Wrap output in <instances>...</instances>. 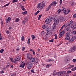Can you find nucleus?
<instances>
[{
    "instance_id": "obj_1",
    "label": "nucleus",
    "mask_w": 76,
    "mask_h": 76,
    "mask_svg": "<svg viewBox=\"0 0 76 76\" xmlns=\"http://www.w3.org/2000/svg\"><path fill=\"white\" fill-rule=\"evenodd\" d=\"M53 20V18L50 17L47 19L45 20V22L46 23H50L51 22V21Z\"/></svg>"
},
{
    "instance_id": "obj_2",
    "label": "nucleus",
    "mask_w": 76,
    "mask_h": 76,
    "mask_svg": "<svg viewBox=\"0 0 76 76\" xmlns=\"http://www.w3.org/2000/svg\"><path fill=\"white\" fill-rule=\"evenodd\" d=\"M76 49V47L75 46H73L72 48H70L69 49V52L70 53H73L75 51V49Z\"/></svg>"
},
{
    "instance_id": "obj_3",
    "label": "nucleus",
    "mask_w": 76,
    "mask_h": 76,
    "mask_svg": "<svg viewBox=\"0 0 76 76\" xmlns=\"http://www.w3.org/2000/svg\"><path fill=\"white\" fill-rule=\"evenodd\" d=\"M27 66V67L28 69H32V63H31V62H28Z\"/></svg>"
},
{
    "instance_id": "obj_4",
    "label": "nucleus",
    "mask_w": 76,
    "mask_h": 76,
    "mask_svg": "<svg viewBox=\"0 0 76 76\" xmlns=\"http://www.w3.org/2000/svg\"><path fill=\"white\" fill-rule=\"evenodd\" d=\"M51 35H52V33L51 32H48L46 33V37L48 38L50 37Z\"/></svg>"
},
{
    "instance_id": "obj_5",
    "label": "nucleus",
    "mask_w": 76,
    "mask_h": 76,
    "mask_svg": "<svg viewBox=\"0 0 76 76\" xmlns=\"http://www.w3.org/2000/svg\"><path fill=\"white\" fill-rule=\"evenodd\" d=\"M21 64L20 65V67H22L23 68L25 67V62L23 61H21Z\"/></svg>"
},
{
    "instance_id": "obj_6",
    "label": "nucleus",
    "mask_w": 76,
    "mask_h": 76,
    "mask_svg": "<svg viewBox=\"0 0 76 76\" xmlns=\"http://www.w3.org/2000/svg\"><path fill=\"white\" fill-rule=\"evenodd\" d=\"M54 24L56 25H58V23L59 22V20L58 19H54Z\"/></svg>"
},
{
    "instance_id": "obj_7",
    "label": "nucleus",
    "mask_w": 76,
    "mask_h": 76,
    "mask_svg": "<svg viewBox=\"0 0 76 76\" xmlns=\"http://www.w3.org/2000/svg\"><path fill=\"white\" fill-rule=\"evenodd\" d=\"M66 73V71H62L59 72V76H62Z\"/></svg>"
},
{
    "instance_id": "obj_8",
    "label": "nucleus",
    "mask_w": 76,
    "mask_h": 76,
    "mask_svg": "<svg viewBox=\"0 0 76 76\" xmlns=\"http://www.w3.org/2000/svg\"><path fill=\"white\" fill-rule=\"evenodd\" d=\"M76 38V37L75 36L74 37H73L72 38H71L69 40V42H73L75 39Z\"/></svg>"
},
{
    "instance_id": "obj_9",
    "label": "nucleus",
    "mask_w": 76,
    "mask_h": 76,
    "mask_svg": "<svg viewBox=\"0 0 76 76\" xmlns=\"http://www.w3.org/2000/svg\"><path fill=\"white\" fill-rule=\"evenodd\" d=\"M56 4H57V2H56V1H53L51 3V4H50V7L51 6H56Z\"/></svg>"
},
{
    "instance_id": "obj_10",
    "label": "nucleus",
    "mask_w": 76,
    "mask_h": 76,
    "mask_svg": "<svg viewBox=\"0 0 76 76\" xmlns=\"http://www.w3.org/2000/svg\"><path fill=\"white\" fill-rule=\"evenodd\" d=\"M14 60L16 61H19L20 60V57H18L14 58Z\"/></svg>"
},
{
    "instance_id": "obj_11",
    "label": "nucleus",
    "mask_w": 76,
    "mask_h": 76,
    "mask_svg": "<svg viewBox=\"0 0 76 76\" xmlns=\"http://www.w3.org/2000/svg\"><path fill=\"white\" fill-rule=\"evenodd\" d=\"M10 17H8V19H7L6 20V23H8V22L9 23H10V20H12V19L10 18Z\"/></svg>"
},
{
    "instance_id": "obj_12",
    "label": "nucleus",
    "mask_w": 76,
    "mask_h": 76,
    "mask_svg": "<svg viewBox=\"0 0 76 76\" xmlns=\"http://www.w3.org/2000/svg\"><path fill=\"white\" fill-rule=\"evenodd\" d=\"M69 13H70V10L66 9V11H65L64 14H65V15H67V14H69Z\"/></svg>"
},
{
    "instance_id": "obj_13",
    "label": "nucleus",
    "mask_w": 76,
    "mask_h": 76,
    "mask_svg": "<svg viewBox=\"0 0 76 76\" xmlns=\"http://www.w3.org/2000/svg\"><path fill=\"white\" fill-rule=\"evenodd\" d=\"M32 57V55L29 54L27 55V58L28 59H31V58Z\"/></svg>"
},
{
    "instance_id": "obj_14",
    "label": "nucleus",
    "mask_w": 76,
    "mask_h": 76,
    "mask_svg": "<svg viewBox=\"0 0 76 76\" xmlns=\"http://www.w3.org/2000/svg\"><path fill=\"white\" fill-rule=\"evenodd\" d=\"M73 20H71L70 23H69L68 24L69 26H71L72 25V24H73Z\"/></svg>"
},
{
    "instance_id": "obj_15",
    "label": "nucleus",
    "mask_w": 76,
    "mask_h": 76,
    "mask_svg": "<svg viewBox=\"0 0 76 76\" xmlns=\"http://www.w3.org/2000/svg\"><path fill=\"white\" fill-rule=\"evenodd\" d=\"M59 20L60 22H64L65 20V18H64L62 17L60 18Z\"/></svg>"
},
{
    "instance_id": "obj_16",
    "label": "nucleus",
    "mask_w": 76,
    "mask_h": 76,
    "mask_svg": "<svg viewBox=\"0 0 76 76\" xmlns=\"http://www.w3.org/2000/svg\"><path fill=\"white\" fill-rule=\"evenodd\" d=\"M37 8L38 9H39V8L41 9V3H39V4H38L37 6Z\"/></svg>"
},
{
    "instance_id": "obj_17",
    "label": "nucleus",
    "mask_w": 76,
    "mask_h": 76,
    "mask_svg": "<svg viewBox=\"0 0 76 76\" xmlns=\"http://www.w3.org/2000/svg\"><path fill=\"white\" fill-rule=\"evenodd\" d=\"M30 60L31 61H32V62H34L35 60V58H31Z\"/></svg>"
},
{
    "instance_id": "obj_18",
    "label": "nucleus",
    "mask_w": 76,
    "mask_h": 76,
    "mask_svg": "<svg viewBox=\"0 0 76 76\" xmlns=\"http://www.w3.org/2000/svg\"><path fill=\"white\" fill-rule=\"evenodd\" d=\"M62 9L63 12L64 13L65 12H66V8H65V7H62Z\"/></svg>"
},
{
    "instance_id": "obj_19",
    "label": "nucleus",
    "mask_w": 76,
    "mask_h": 76,
    "mask_svg": "<svg viewBox=\"0 0 76 76\" xmlns=\"http://www.w3.org/2000/svg\"><path fill=\"white\" fill-rule=\"evenodd\" d=\"M41 9H44L45 4L44 3H42V4H41Z\"/></svg>"
},
{
    "instance_id": "obj_20",
    "label": "nucleus",
    "mask_w": 76,
    "mask_h": 76,
    "mask_svg": "<svg viewBox=\"0 0 76 76\" xmlns=\"http://www.w3.org/2000/svg\"><path fill=\"white\" fill-rule=\"evenodd\" d=\"M39 62V60L38 59H37L35 61V64H38V63Z\"/></svg>"
},
{
    "instance_id": "obj_21",
    "label": "nucleus",
    "mask_w": 76,
    "mask_h": 76,
    "mask_svg": "<svg viewBox=\"0 0 76 76\" xmlns=\"http://www.w3.org/2000/svg\"><path fill=\"white\" fill-rule=\"evenodd\" d=\"M62 10L61 9H59L58 10L57 12L58 13V14H60V13L61 12Z\"/></svg>"
},
{
    "instance_id": "obj_22",
    "label": "nucleus",
    "mask_w": 76,
    "mask_h": 76,
    "mask_svg": "<svg viewBox=\"0 0 76 76\" xmlns=\"http://www.w3.org/2000/svg\"><path fill=\"white\" fill-rule=\"evenodd\" d=\"M46 31H47V32H49L50 31V28H46Z\"/></svg>"
},
{
    "instance_id": "obj_23",
    "label": "nucleus",
    "mask_w": 76,
    "mask_h": 76,
    "mask_svg": "<svg viewBox=\"0 0 76 76\" xmlns=\"http://www.w3.org/2000/svg\"><path fill=\"white\" fill-rule=\"evenodd\" d=\"M65 32L64 30H62L60 32V34H62V35H64V34Z\"/></svg>"
},
{
    "instance_id": "obj_24",
    "label": "nucleus",
    "mask_w": 76,
    "mask_h": 76,
    "mask_svg": "<svg viewBox=\"0 0 76 76\" xmlns=\"http://www.w3.org/2000/svg\"><path fill=\"white\" fill-rule=\"evenodd\" d=\"M26 21V19H24L22 22V23H23V24H25Z\"/></svg>"
},
{
    "instance_id": "obj_25",
    "label": "nucleus",
    "mask_w": 76,
    "mask_h": 76,
    "mask_svg": "<svg viewBox=\"0 0 76 76\" xmlns=\"http://www.w3.org/2000/svg\"><path fill=\"white\" fill-rule=\"evenodd\" d=\"M71 28L72 29H75V28H76V25H74L72 26Z\"/></svg>"
},
{
    "instance_id": "obj_26",
    "label": "nucleus",
    "mask_w": 76,
    "mask_h": 76,
    "mask_svg": "<svg viewBox=\"0 0 76 76\" xmlns=\"http://www.w3.org/2000/svg\"><path fill=\"white\" fill-rule=\"evenodd\" d=\"M70 34L69 33H67L66 34V37H70Z\"/></svg>"
},
{
    "instance_id": "obj_27",
    "label": "nucleus",
    "mask_w": 76,
    "mask_h": 76,
    "mask_svg": "<svg viewBox=\"0 0 76 76\" xmlns=\"http://www.w3.org/2000/svg\"><path fill=\"white\" fill-rule=\"evenodd\" d=\"M21 9H22L23 10V11H25L26 10V9H25V8H24V7H23V6H21Z\"/></svg>"
},
{
    "instance_id": "obj_28",
    "label": "nucleus",
    "mask_w": 76,
    "mask_h": 76,
    "mask_svg": "<svg viewBox=\"0 0 76 76\" xmlns=\"http://www.w3.org/2000/svg\"><path fill=\"white\" fill-rule=\"evenodd\" d=\"M51 8V7L50 5L46 9V11L47 12L49 10H50V9Z\"/></svg>"
},
{
    "instance_id": "obj_29",
    "label": "nucleus",
    "mask_w": 76,
    "mask_h": 76,
    "mask_svg": "<svg viewBox=\"0 0 76 76\" xmlns=\"http://www.w3.org/2000/svg\"><path fill=\"white\" fill-rule=\"evenodd\" d=\"M31 37H32V40L34 41V38H35V36L34 35H31Z\"/></svg>"
},
{
    "instance_id": "obj_30",
    "label": "nucleus",
    "mask_w": 76,
    "mask_h": 76,
    "mask_svg": "<svg viewBox=\"0 0 76 76\" xmlns=\"http://www.w3.org/2000/svg\"><path fill=\"white\" fill-rule=\"evenodd\" d=\"M19 46H18L17 47V48L16 49V51H18L19 50Z\"/></svg>"
},
{
    "instance_id": "obj_31",
    "label": "nucleus",
    "mask_w": 76,
    "mask_h": 76,
    "mask_svg": "<svg viewBox=\"0 0 76 76\" xmlns=\"http://www.w3.org/2000/svg\"><path fill=\"white\" fill-rule=\"evenodd\" d=\"M18 0H14L12 1V3H15L18 2Z\"/></svg>"
},
{
    "instance_id": "obj_32",
    "label": "nucleus",
    "mask_w": 76,
    "mask_h": 76,
    "mask_svg": "<svg viewBox=\"0 0 76 76\" xmlns=\"http://www.w3.org/2000/svg\"><path fill=\"white\" fill-rule=\"evenodd\" d=\"M19 18H16L15 20V22H19Z\"/></svg>"
},
{
    "instance_id": "obj_33",
    "label": "nucleus",
    "mask_w": 76,
    "mask_h": 76,
    "mask_svg": "<svg viewBox=\"0 0 76 76\" xmlns=\"http://www.w3.org/2000/svg\"><path fill=\"white\" fill-rule=\"evenodd\" d=\"M27 43L28 45H30V39L28 38V40Z\"/></svg>"
},
{
    "instance_id": "obj_34",
    "label": "nucleus",
    "mask_w": 76,
    "mask_h": 76,
    "mask_svg": "<svg viewBox=\"0 0 76 76\" xmlns=\"http://www.w3.org/2000/svg\"><path fill=\"white\" fill-rule=\"evenodd\" d=\"M39 12H40L39 10H38L37 12H36L34 13L35 15H38V13H39Z\"/></svg>"
},
{
    "instance_id": "obj_35",
    "label": "nucleus",
    "mask_w": 76,
    "mask_h": 76,
    "mask_svg": "<svg viewBox=\"0 0 76 76\" xmlns=\"http://www.w3.org/2000/svg\"><path fill=\"white\" fill-rule=\"evenodd\" d=\"M70 39V37L66 36V37L65 38L66 40H69Z\"/></svg>"
},
{
    "instance_id": "obj_36",
    "label": "nucleus",
    "mask_w": 76,
    "mask_h": 76,
    "mask_svg": "<svg viewBox=\"0 0 76 76\" xmlns=\"http://www.w3.org/2000/svg\"><path fill=\"white\" fill-rule=\"evenodd\" d=\"M76 70V68L75 66L73 68L71 69V70H72V71H75V70Z\"/></svg>"
},
{
    "instance_id": "obj_37",
    "label": "nucleus",
    "mask_w": 76,
    "mask_h": 76,
    "mask_svg": "<svg viewBox=\"0 0 76 76\" xmlns=\"http://www.w3.org/2000/svg\"><path fill=\"white\" fill-rule=\"evenodd\" d=\"M23 15H26V14H27V11H25L24 12H23L22 13Z\"/></svg>"
},
{
    "instance_id": "obj_38",
    "label": "nucleus",
    "mask_w": 76,
    "mask_h": 76,
    "mask_svg": "<svg viewBox=\"0 0 76 76\" xmlns=\"http://www.w3.org/2000/svg\"><path fill=\"white\" fill-rule=\"evenodd\" d=\"M10 4V2H9L8 4H6V5H4V7H6V6H9V4Z\"/></svg>"
},
{
    "instance_id": "obj_39",
    "label": "nucleus",
    "mask_w": 76,
    "mask_h": 76,
    "mask_svg": "<svg viewBox=\"0 0 76 76\" xmlns=\"http://www.w3.org/2000/svg\"><path fill=\"white\" fill-rule=\"evenodd\" d=\"M55 39H57V34H55Z\"/></svg>"
},
{
    "instance_id": "obj_40",
    "label": "nucleus",
    "mask_w": 76,
    "mask_h": 76,
    "mask_svg": "<svg viewBox=\"0 0 76 76\" xmlns=\"http://www.w3.org/2000/svg\"><path fill=\"white\" fill-rule=\"evenodd\" d=\"M60 72H56V75H58L59 76H60Z\"/></svg>"
},
{
    "instance_id": "obj_41",
    "label": "nucleus",
    "mask_w": 76,
    "mask_h": 76,
    "mask_svg": "<svg viewBox=\"0 0 76 76\" xmlns=\"http://www.w3.org/2000/svg\"><path fill=\"white\" fill-rule=\"evenodd\" d=\"M63 35L62 34L60 33L59 34V38H61L62 37V36H63Z\"/></svg>"
},
{
    "instance_id": "obj_42",
    "label": "nucleus",
    "mask_w": 76,
    "mask_h": 76,
    "mask_svg": "<svg viewBox=\"0 0 76 76\" xmlns=\"http://www.w3.org/2000/svg\"><path fill=\"white\" fill-rule=\"evenodd\" d=\"M69 27L66 28L65 29V31H69Z\"/></svg>"
},
{
    "instance_id": "obj_43",
    "label": "nucleus",
    "mask_w": 76,
    "mask_h": 76,
    "mask_svg": "<svg viewBox=\"0 0 76 76\" xmlns=\"http://www.w3.org/2000/svg\"><path fill=\"white\" fill-rule=\"evenodd\" d=\"M65 26V24H64V25H63L61 27V29H60V30H61V29H63V28Z\"/></svg>"
},
{
    "instance_id": "obj_44",
    "label": "nucleus",
    "mask_w": 76,
    "mask_h": 76,
    "mask_svg": "<svg viewBox=\"0 0 76 76\" xmlns=\"http://www.w3.org/2000/svg\"><path fill=\"white\" fill-rule=\"evenodd\" d=\"M52 65V64H48L47 65H46V67H50V66H51Z\"/></svg>"
},
{
    "instance_id": "obj_45",
    "label": "nucleus",
    "mask_w": 76,
    "mask_h": 76,
    "mask_svg": "<svg viewBox=\"0 0 76 76\" xmlns=\"http://www.w3.org/2000/svg\"><path fill=\"white\" fill-rule=\"evenodd\" d=\"M3 51H4V50L2 49L0 50V53H3Z\"/></svg>"
},
{
    "instance_id": "obj_46",
    "label": "nucleus",
    "mask_w": 76,
    "mask_h": 76,
    "mask_svg": "<svg viewBox=\"0 0 76 76\" xmlns=\"http://www.w3.org/2000/svg\"><path fill=\"white\" fill-rule=\"evenodd\" d=\"M21 40L22 41H24V37L23 36L21 37Z\"/></svg>"
},
{
    "instance_id": "obj_47",
    "label": "nucleus",
    "mask_w": 76,
    "mask_h": 76,
    "mask_svg": "<svg viewBox=\"0 0 76 76\" xmlns=\"http://www.w3.org/2000/svg\"><path fill=\"white\" fill-rule=\"evenodd\" d=\"M72 72L70 71H68L67 72V74H69V73H71V72Z\"/></svg>"
},
{
    "instance_id": "obj_48",
    "label": "nucleus",
    "mask_w": 76,
    "mask_h": 76,
    "mask_svg": "<svg viewBox=\"0 0 76 76\" xmlns=\"http://www.w3.org/2000/svg\"><path fill=\"white\" fill-rule=\"evenodd\" d=\"M53 59H51L48 60V62H50V61H53Z\"/></svg>"
},
{
    "instance_id": "obj_49",
    "label": "nucleus",
    "mask_w": 76,
    "mask_h": 76,
    "mask_svg": "<svg viewBox=\"0 0 76 76\" xmlns=\"http://www.w3.org/2000/svg\"><path fill=\"white\" fill-rule=\"evenodd\" d=\"M56 25L55 24H53V29H55V28H56Z\"/></svg>"
},
{
    "instance_id": "obj_50",
    "label": "nucleus",
    "mask_w": 76,
    "mask_h": 76,
    "mask_svg": "<svg viewBox=\"0 0 76 76\" xmlns=\"http://www.w3.org/2000/svg\"><path fill=\"white\" fill-rule=\"evenodd\" d=\"M42 27L43 29H45V25H43L42 26Z\"/></svg>"
},
{
    "instance_id": "obj_51",
    "label": "nucleus",
    "mask_w": 76,
    "mask_h": 76,
    "mask_svg": "<svg viewBox=\"0 0 76 76\" xmlns=\"http://www.w3.org/2000/svg\"><path fill=\"white\" fill-rule=\"evenodd\" d=\"M9 67V65L7 64L6 66H5V68H7V67Z\"/></svg>"
},
{
    "instance_id": "obj_52",
    "label": "nucleus",
    "mask_w": 76,
    "mask_h": 76,
    "mask_svg": "<svg viewBox=\"0 0 76 76\" xmlns=\"http://www.w3.org/2000/svg\"><path fill=\"white\" fill-rule=\"evenodd\" d=\"M44 33H45V32H44V31H42L41 34L42 35H43L44 34Z\"/></svg>"
},
{
    "instance_id": "obj_53",
    "label": "nucleus",
    "mask_w": 76,
    "mask_h": 76,
    "mask_svg": "<svg viewBox=\"0 0 76 76\" xmlns=\"http://www.w3.org/2000/svg\"><path fill=\"white\" fill-rule=\"evenodd\" d=\"M22 51H24L25 50V48L24 47H23L22 48Z\"/></svg>"
},
{
    "instance_id": "obj_54",
    "label": "nucleus",
    "mask_w": 76,
    "mask_h": 76,
    "mask_svg": "<svg viewBox=\"0 0 76 76\" xmlns=\"http://www.w3.org/2000/svg\"><path fill=\"white\" fill-rule=\"evenodd\" d=\"M53 75L54 76H55V75H56V72H54L53 73Z\"/></svg>"
},
{
    "instance_id": "obj_55",
    "label": "nucleus",
    "mask_w": 76,
    "mask_h": 76,
    "mask_svg": "<svg viewBox=\"0 0 76 76\" xmlns=\"http://www.w3.org/2000/svg\"><path fill=\"white\" fill-rule=\"evenodd\" d=\"M73 18H76V13L74 14L73 16Z\"/></svg>"
},
{
    "instance_id": "obj_56",
    "label": "nucleus",
    "mask_w": 76,
    "mask_h": 76,
    "mask_svg": "<svg viewBox=\"0 0 76 76\" xmlns=\"http://www.w3.org/2000/svg\"><path fill=\"white\" fill-rule=\"evenodd\" d=\"M72 34H76V31H72Z\"/></svg>"
},
{
    "instance_id": "obj_57",
    "label": "nucleus",
    "mask_w": 76,
    "mask_h": 76,
    "mask_svg": "<svg viewBox=\"0 0 76 76\" xmlns=\"http://www.w3.org/2000/svg\"><path fill=\"white\" fill-rule=\"evenodd\" d=\"M31 72H32V73H35L34 72V69H32L31 70Z\"/></svg>"
},
{
    "instance_id": "obj_58",
    "label": "nucleus",
    "mask_w": 76,
    "mask_h": 76,
    "mask_svg": "<svg viewBox=\"0 0 76 76\" xmlns=\"http://www.w3.org/2000/svg\"><path fill=\"white\" fill-rule=\"evenodd\" d=\"M53 41L54 40L53 39L49 40V42H53Z\"/></svg>"
},
{
    "instance_id": "obj_59",
    "label": "nucleus",
    "mask_w": 76,
    "mask_h": 76,
    "mask_svg": "<svg viewBox=\"0 0 76 76\" xmlns=\"http://www.w3.org/2000/svg\"><path fill=\"white\" fill-rule=\"evenodd\" d=\"M74 67V65H70L69 66V67H71V68H72V67Z\"/></svg>"
},
{
    "instance_id": "obj_60",
    "label": "nucleus",
    "mask_w": 76,
    "mask_h": 76,
    "mask_svg": "<svg viewBox=\"0 0 76 76\" xmlns=\"http://www.w3.org/2000/svg\"><path fill=\"white\" fill-rule=\"evenodd\" d=\"M6 33L8 34H9V30H7V31Z\"/></svg>"
},
{
    "instance_id": "obj_61",
    "label": "nucleus",
    "mask_w": 76,
    "mask_h": 76,
    "mask_svg": "<svg viewBox=\"0 0 76 76\" xmlns=\"http://www.w3.org/2000/svg\"><path fill=\"white\" fill-rule=\"evenodd\" d=\"M10 60L11 61H13V59L12 58H11Z\"/></svg>"
},
{
    "instance_id": "obj_62",
    "label": "nucleus",
    "mask_w": 76,
    "mask_h": 76,
    "mask_svg": "<svg viewBox=\"0 0 76 76\" xmlns=\"http://www.w3.org/2000/svg\"><path fill=\"white\" fill-rule=\"evenodd\" d=\"M75 5V3L73 2L71 4V6H74Z\"/></svg>"
},
{
    "instance_id": "obj_63",
    "label": "nucleus",
    "mask_w": 76,
    "mask_h": 76,
    "mask_svg": "<svg viewBox=\"0 0 76 76\" xmlns=\"http://www.w3.org/2000/svg\"><path fill=\"white\" fill-rule=\"evenodd\" d=\"M60 1V4H61V3H62V0H59Z\"/></svg>"
},
{
    "instance_id": "obj_64",
    "label": "nucleus",
    "mask_w": 76,
    "mask_h": 76,
    "mask_svg": "<svg viewBox=\"0 0 76 76\" xmlns=\"http://www.w3.org/2000/svg\"><path fill=\"white\" fill-rule=\"evenodd\" d=\"M76 61V59H74L73 60V62H75Z\"/></svg>"
}]
</instances>
